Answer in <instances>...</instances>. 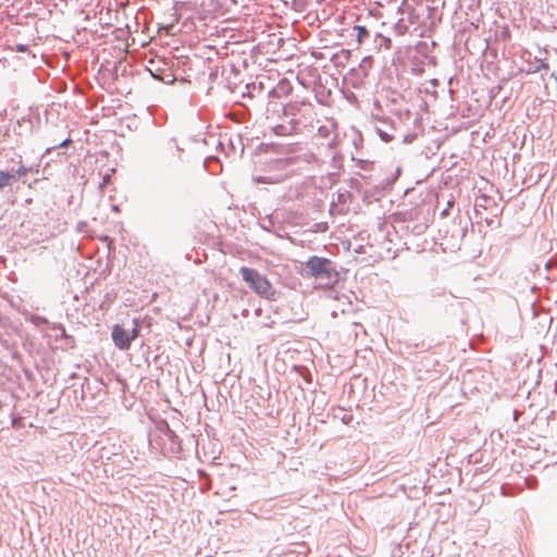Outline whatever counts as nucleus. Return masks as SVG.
I'll use <instances>...</instances> for the list:
<instances>
[{
	"instance_id": "1",
	"label": "nucleus",
	"mask_w": 557,
	"mask_h": 557,
	"mask_svg": "<svg viewBox=\"0 0 557 557\" xmlns=\"http://www.w3.org/2000/svg\"><path fill=\"white\" fill-rule=\"evenodd\" d=\"M243 280L249 285V287L259 296L268 299H276V290L271 282L257 270L243 267L240 268Z\"/></svg>"
},
{
	"instance_id": "2",
	"label": "nucleus",
	"mask_w": 557,
	"mask_h": 557,
	"mask_svg": "<svg viewBox=\"0 0 557 557\" xmlns=\"http://www.w3.org/2000/svg\"><path fill=\"white\" fill-rule=\"evenodd\" d=\"M139 335L138 322L134 321V327L131 331L125 330L120 324L112 327V341L115 346L121 350H127L132 342Z\"/></svg>"
},
{
	"instance_id": "3",
	"label": "nucleus",
	"mask_w": 557,
	"mask_h": 557,
	"mask_svg": "<svg viewBox=\"0 0 557 557\" xmlns=\"http://www.w3.org/2000/svg\"><path fill=\"white\" fill-rule=\"evenodd\" d=\"M308 274L318 280H330L333 274L331 261L325 258L311 257L306 262Z\"/></svg>"
},
{
	"instance_id": "4",
	"label": "nucleus",
	"mask_w": 557,
	"mask_h": 557,
	"mask_svg": "<svg viewBox=\"0 0 557 557\" xmlns=\"http://www.w3.org/2000/svg\"><path fill=\"white\" fill-rule=\"evenodd\" d=\"M273 131L277 136H292L298 133L299 123L295 119H288L275 125Z\"/></svg>"
},
{
	"instance_id": "5",
	"label": "nucleus",
	"mask_w": 557,
	"mask_h": 557,
	"mask_svg": "<svg viewBox=\"0 0 557 557\" xmlns=\"http://www.w3.org/2000/svg\"><path fill=\"white\" fill-rule=\"evenodd\" d=\"M15 178V174L8 172H0V189L9 186L11 182Z\"/></svg>"
},
{
	"instance_id": "6",
	"label": "nucleus",
	"mask_w": 557,
	"mask_h": 557,
	"mask_svg": "<svg viewBox=\"0 0 557 557\" xmlns=\"http://www.w3.org/2000/svg\"><path fill=\"white\" fill-rule=\"evenodd\" d=\"M355 30L357 32V42L361 45L364 38L369 36V32L364 26L356 25Z\"/></svg>"
},
{
	"instance_id": "7",
	"label": "nucleus",
	"mask_w": 557,
	"mask_h": 557,
	"mask_svg": "<svg viewBox=\"0 0 557 557\" xmlns=\"http://www.w3.org/2000/svg\"><path fill=\"white\" fill-rule=\"evenodd\" d=\"M29 172V169L24 166V165H21L18 166V169L16 170L15 172V176L18 175V176H25L27 175V173Z\"/></svg>"
},
{
	"instance_id": "8",
	"label": "nucleus",
	"mask_w": 557,
	"mask_h": 557,
	"mask_svg": "<svg viewBox=\"0 0 557 557\" xmlns=\"http://www.w3.org/2000/svg\"><path fill=\"white\" fill-rule=\"evenodd\" d=\"M256 182H257V183H271V184H272V183H274L273 181H268V180L262 178V177H258V178H256Z\"/></svg>"
},
{
	"instance_id": "9",
	"label": "nucleus",
	"mask_w": 557,
	"mask_h": 557,
	"mask_svg": "<svg viewBox=\"0 0 557 557\" xmlns=\"http://www.w3.org/2000/svg\"><path fill=\"white\" fill-rule=\"evenodd\" d=\"M69 143H70V140H69V139H66L65 141H63V143H62V146H65V145H67Z\"/></svg>"
}]
</instances>
